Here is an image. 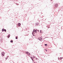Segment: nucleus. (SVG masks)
<instances>
[{
	"label": "nucleus",
	"mask_w": 63,
	"mask_h": 63,
	"mask_svg": "<svg viewBox=\"0 0 63 63\" xmlns=\"http://www.w3.org/2000/svg\"><path fill=\"white\" fill-rule=\"evenodd\" d=\"M32 57L33 58V59ZM32 57H31V58L33 61H35V59H37V58H36V57L34 56H33Z\"/></svg>",
	"instance_id": "f257e3e1"
},
{
	"label": "nucleus",
	"mask_w": 63,
	"mask_h": 63,
	"mask_svg": "<svg viewBox=\"0 0 63 63\" xmlns=\"http://www.w3.org/2000/svg\"><path fill=\"white\" fill-rule=\"evenodd\" d=\"M1 54L2 56H4V55H5V53L4 52H2L1 53Z\"/></svg>",
	"instance_id": "f03ea898"
},
{
	"label": "nucleus",
	"mask_w": 63,
	"mask_h": 63,
	"mask_svg": "<svg viewBox=\"0 0 63 63\" xmlns=\"http://www.w3.org/2000/svg\"><path fill=\"white\" fill-rule=\"evenodd\" d=\"M34 32H35L36 33V31L35 30H33V32H32V34H33Z\"/></svg>",
	"instance_id": "7ed1b4c3"
},
{
	"label": "nucleus",
	"mask_w": 63,
	"mask_h": 63,
	"mask_svg": "<svg viewBox=\"0 0 63 63\" xmlns=\"http://www.w3.org/2000/svg\"><path fill=\"white\" fill-rule=\"evenodd\" d=\"M26 52L27 54H28V55H30V53L28 52Z\"/></svg>",
	"instance_id": "20e7f679"
},
{
	"label": "nucleus",
	"mask_w": 63,
	"mask_h": 63,
	"mask_svg": "<svg viewBox=\"0 0 63 63\" xmlns=\"http://www.w3.org/2000/svg\"><path fill=\"white\" fill-rule=\"evenodd\" d=\"M58 4H55V7H57L58 6Z\"/></svg>",
	"instance_id": "39448f33"
},
{
	"label": "nucleus",
	"mask_w": 63,
	"mask_h": 63,
	"mask_svg": "<svg viewBox=\"0 0 63 63\" xmlns=\"http://www.w3.org/2000/svg\"><path fill=\"white\" fill-rule=\"evenodd\" d=\"M38 39L39 40H42V38L41 37H40V38H39Z\"/></svg>",
	"instance_id": "423d86ee"
},
{
	"label": "nucleus",
	"mask_w": 63,
	"mask_h": 63,
	"mask_svg": "<svg viewBox=\"0 0 63 63\" xmlns=\"http://www.w3.org/2000/svg\"><path fill=\"white\" fill-rule=\"evenodd\" d=\"M4 30H5V29H2V31H4Z\"/></svg>",
	"instance_id": "0eeeda50"
},
{
	"label": "nucleus",
	"mask_w": 63,
	"mask_h": 63,
	"mask_svg": "<svg viewBox=\"0 0 63 63\" xmlns=\"http://www.w3.org/2000/svg\"><path fill=\"white\" fill-rule=\"evenodd\" d=\"M21 24H20V23H18V26H20Z\"/></svg>",
	"instance_id": "6e6552de"
},
{
	"label": "nucleus",
	"mask_w": 63,
	"mask_h": 63,
	"mask_svg": "<svg viewBox=\"0 0 63 63\" xmlns=\"http://www.w3.org/2000/svg\"><path fill=\"white\" fill-rule=\"evenodd\" d=\"M63 58L62 57H61L60 58V59H61H61H62Z\"/></svg>",
	"instance_id": "1a4fd4ad"
},
{
	"label": "nucleus",
	"mask_w": 63,
	"mask_h": 63,
	"mask_svg": "<svg viewBox=\"0 0 63 63\" xmlns=\"http://www.w3.org/2000/svg\"><path fill=\"white\" fill-rule=\"evenodd\" d=\"M10 42L11 43H13V40H11Z\"/></svg>",
	"instance_id": "9d476101"
},
{
	"label": "nucleus",
	"mask_w": 63,
	"mask_h": 63,
	"mask_svg": "<svg viewBox=\"0 0 63 63\" xmlns=\"http://www.w3.org/2000/svg\"><path fill=\"white\" fill-rule=\"evenodd\" d=\"M16 39H17V36H16Z\"/></svg>",
	"instance_id": "9b49d317"
},
{
	"label": "nucleus",
	"mask_w": 63,
	"mask_h": 63,
	"mask_svg": "<svg viewBox=\"0 0 63 63\" xmlns=\"http://www.w3.org/2000/svg\"><path fill=\"white\" fill-rule=\"evenodd\" d=\"M10 35H8V38H9L10 37Z\"/></svg>",
	"instance_id": "f8f14e48"
},
{
	"label": "nucleus",
	"mask_w": 63,
	"mask_h": 63,
	"mask_svg": "<svg viewBox=\"0 0 63 63\" xmlns=\"http://www.w3.org/2000/svg\"><path fill=\"white\" fill-rule=\"evenodd\" d=\"M40 33H42V31L41 30L40 31Z\"/></svg>",
	"instance_id": "ddd939ff"
},
{
	"label": "nucleus",
	"mask_w": 63,
	"mask_h": 63,
	"mask_svg": "<svg viewBox=\"0 0 63 63\" xmlns=\"http://www.w3.org/2000/svg\"><path fill=\"white\" fill-rule=\"evenodd\" d=\"M6 60H7L8 59V57L5 58Z\"/></svg>",
	"instance_id": "4468645a"
},
{
	"label": "nucleus",
	"mask_w": 63,
	"mask_h": 63,
	"mask_svg": "<svg viewBox=\"0 0 63 63\" xmlns=\"http://www.w3.org/2000/svg\"><path fill=\"white\" fill-rule=\"evenodd\" d=\"M4 31H5V32H6V30L4 29Z\"/></svg>",
	"instance_id": "2eb2a0df"
},
{
	"label": "nucleus",
	"mask_w": 63,
	"mask_h": 63,
	"mask_svg": "<svg viewBox=\"0 0 63 63\" xmlns=\"http://www.w3.org/2000/svg\"><path fill=\"white\" fill-rule=\"evenodd\" d=\"M47 44H45V46H47Z\"/></svg>",
	"instance_id": "dca6fc26"
},
{
	"label": "nucleus",
	"mask_w": 63,
	"mask_h": 63,
	"mask_svg": "<svg viewBox=\"0 0 63 63\" xmlns=\"http://www.w3.org/2000/svg\"><path fill=\"white\" fill-rule=\"evenodd\" d=\"M37 31H38V32H39V30H37Z\"/></svg>",
	"instance_id": "f3484780"
},
{
	"label": "nucleus",
	"mask_w": 63,
	"mask_h": 63,
	"mask_svg": "<svg viewBox=\"0 0 63 63\" xmlns=\"http://www.w3.org/2000/svg\"><path fill=\"white\" fill-rule=\"evenodd\" d=\"M46 51H47V50H46Z\"/></svg>",
	"instance_id": "a211bd4d"
},
{
	"label": "nucleus",
	"mask_w": 63,
	"mask_h": 63,
	"mask_svg": "<svg viewBox=\"0 0 63 63\" xmlns=\"http://www.w3.org/2000/svg\"><path fill=\"white\" fill-rule=\"evenodd\" d=\"M51 1H52V0H51Z\"/></svg>",
	"instance_id": "6ab92c4d"
}]
</instances>
